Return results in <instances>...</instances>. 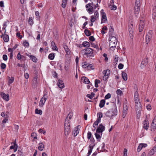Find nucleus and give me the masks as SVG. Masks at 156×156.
Segmentation results:
<instances>
[{
	"instance_id": "obj_41",
	"label": "nucleus",
	"mask_w": 156,
	"mask_h": 156,
	"mask_svg": "<svg viewBox=\"0 0 156 156\" xmlns=\"http://www.w3.org/2000/svg\"><path fill=\"white\" fill-rule=\"evenodd\" d=\"M94 93L93 92H92L90 94H88L87 95V97L89 98L90 99H92L93 97L94 96Z\"/></svg>"
},
{
	"instance_id": "obj_37",
	"label": "nucleus",
	"mask_w": 156,
	"mask_h": 156,
	"mask_svg": "<svg viewBox=\"0 0 156 156\" xmlns=\"http://www.w3.org/2000/svg\"><path fill=\"white\" fill-rule=\"evenodd\" d=\"M55 56V54L53 53H51L49 55L48 58L50 59L53 60L54 59Z\"/></svg>"
},
{
	"instance_id": "obj_15",
	"label": "nucleus",
	"mask_w": 156,
	"mask_h": 156,
	"mask_svg": "<svg viewBox=\"0 0 156 156\" xmlns=\"http://www.w3.org/2000/svg\"><path fill=\"white\" fill-rule=\"evenodd\" d=\"M1 96L2 98L6 101H8L9 99V94H5L3 92L1 93Z\"/></svg>"
},
{
	"instance_id": "obj_17",
	"label": "nucleus",
	"mask_w": 156,
	"mask_h": 156,
	"mask_svg": "<svg viewBox=\"0 0 156 156\" xmlns=\"http://www.w3.org/2000/svg\"><path fill=\"white\" fill-rule=\"evenodd\" d=\"M57 85L60 88H63L65 87L63 81L59 79L57 83Z\"/></svg>"
},
{
	"instance_id": "obj_12",
	"label": "nucleus",
	"mask_w": 156,
	"mask_h": 156,
	"mask_svg": "<svg viewBox=\"0 0 156 156\" xmlns=\"http://www.w3.org/2000/svg\"><path fill=\"white\" fill-rule=\"evenodd\" d=\"M144 20L140 19L139 27V30L140 32L143 31L144 27Z\"/></svg>"
},
{
	"instance_id": "obj_28",
	"label": "nucleus",
	"mask_w": 156,
	"mask_h": 156,
	"mask_svg": "<svg viewBox=\"0 0 156 156\" xmlns=\"http://www.w3.org/2000/svg\"><path fill=\"white\" fill-rule=\"evenodd\" d=\"M122 75L123 79L125 81L127 79V76L126 73L125 72H122Z\"/></svg>"
},
{
	"instance_id": "obj_60",
	"label": "nucleus",
	"mask_w": 156,
	"mask_h": 156,
	"mask_svg": "<svg viewBox=\"0 0 156 156\" xmlns=\"http://www.w3.org/2000/svg\"><path fill=\"white\" fill-rule=\"evenodd\" d=\"M146 108L148 110L150 111L151 109V107L150 105H148L147 106Z\"/></svg>"
},
{
	"instance_id": "obj_8",
	"label": "nucleus",
	"mask_w": 156,
	"mask_h": 156,
	"mask_svg": "<svg viewBox=\"0 0 156 156\" xmlns=\"http://www.w3.org/2000/svg\"><path fill=\"white\" fill-rule=\"evenodd\" d=\"M82 66L83 68L87 70L93 69V65L87 62L83 63Z\"/></svg>"
},
{
	"instance_id": "obj_35",
	"label": "nucleus",
	"mask_w": 156,
	"mask_h": 156,
	"mask_svg": "<svg viewBox=\"0 0 156 156\" xmlns=\"http://www.w3.org/2000/svg\"><path fill=\"white\" fill-rule=\"evenodd\" d=\"M98 133H97V132L95 134L97 140L98 141H100V139L101 138V135H100V134H98Z\"/></svg>"
},
{
	"instance_id": "obj_7",
	"label": "nucleus",
	"mask_w": 156,
	"mask_h": 156,
	"mask_svg": "<svg viewBox=\"0 0 156 156\" xmlns=\"http://www.w3.org/2000/svg\"><path fill=\"white\" fill-rule=\"evenodd\" d=\"M47 98L48 96H47L46 93H45L39 102V106L40 107H42L44 105L45 101L47 99Z\"/></svg>"
},
{
	"instance_id": "obj_26",
	"label": "nucleus",
	"mask_w": 156,
	"mask_h": 156,
	"mask_svg": "<svg viewBox=\"0 0 156 156\" xmlns=\"http://www.w3.org/2000/svg\"><path fill=\"white\" fill-rule=\"evenodd\" d=\"M38 149L40 151H42L44 148V145L42 143H40L38 144Z\"/></svg>"
},
{
	"instance_id": "obj_56",
	"label": "nucleus",
	"mask_w": 156,
	"mask_h": 156,
	"mask_svg": "<svg viewBox=\"0 0 156 156\" xmlns=\"http://www.w3.org/2000/svg\"><path fill=\"white\" fill-rule=\"evenodd\" d=\"M111 97V95L109 93H108L105 96V99H108L110 98Z\"/></svg>"
},
{
	"instance_id": "obj_30",
	"label": "nucleus",
	"mask_w": 156,
	"mask_h": 156,
	"mask_svg": "<svg viewBox=\"0 0 156 156\" xmlns=\"http://www.w3.org/2000/svg\"><path fill=\"white\" fill-rule=\"evenodd\" d=\"M105 103V101L104 99L101 100L100 102L99 106L100 108L103 107Z\"/></svg>"
},
{
	"instance_id": "obj_42",
	"label": "nucleus",
	"mask_w": 156,
	"mask_h": 156,
	"mask_svg": "<svg viewBox=\"0 0 156 156\" xmlns=\"http://www.w3.org/2000/svg\"><path fill=\"white\" fill-rule=\"evenodd\" d=\"M109 7L111 8V9L112 10H115L117 9V7L115 5L113 4L111 5V4L109 6Z\"/></svg>"
},
{
	"instance_id": "obj_5",
	"label": "nucleus",
	"mask_w": 156,
	"mask_h": 156,
	"mask_svg": "<svg viewBox=\"0 0 156 156\" xmlns=\"http://www.w3.org/2000/svg\"><path fill=\"white\" fill-rule=\"evenodd\" d=\"M93 2H91V3H89L87 4L85 6L87 11L90 14H91L93 13V8L92 5H93Z\"/></svg>"
},
{
	"instance_id": "obj_11",
	"label": "nucleus",
	"mask_w": 156,
	"mask_h": 156,
	"mask_svg": "<svg viewBox=\"0 0 156 156\" xmlns=\"http://www.w3.org/2000/svg\"><path fill=\"white\" fill-rule=\"evenodd\" d=\"M128 108V107L126 104L124 105L122 111V116L123 118H124L126 117L127 113Z\"/></svg>"
},
{
	"instance_id": "obj_50",
	"label": "nucleus",
	"mask_w": 156,
	"mask_h": 156,
	"mask_svg": "<svg viewBox=\"0 0 156 156\" xmlns=\"http://www.w3.org/2000/svg\"><path fill=\"white\" fill-rule=\"evenodd\" d=\"M28 22L30 24L32 25L33 23V20L31 17H30L29 18Z\"/></svg>"
},
{
	"instance_id": "obj_54",
	"label": "nucleus",
	"mask_w": 156,
	"mask_h": 156,
	"mask_svg": "<svg viewBox=\"0 0 156 156\" xmlns=\"http://www.w3.org/2000/svg\"><path fill=\"white\" fill-rule=\"evenodd\" d=\"M91 132L89 131L87 134V138L89 140L91 137Z\"/></svg>"
},
{
	"instance_id": "obj_9",
	"label": "nucleus",
	"mask_w": 156,
	"mask_h": 156,
	"mask_svg": "<svg viewBox=\"0 0 156 156\" xmlns=\"http://www.w3.org/2000/svg\"><path fill=\"white\" fill-rule=\"evenodd\" d=\"M103 73L104 75L103 77V80L104 81H106L110 74V71L109 69L105 70L103 71Z\"/></svg>"
},
{
	"instance_id": "obj_36",
	"label": "nucleus",
	"mask_w": 156,
	"mask_h": 156,
	"mask_svg": "<svg viewBox=\"0 0 156 156\" xmlns=\"http://www.w3.org/2000/svg\"><path fill=\"white\" fill-rule=\"evenodd\" d=\"M93 146H92L91 145L89 146L90 149L88 150V152L87 153V156H89L90 154L92 152V150L93 148Z\"/></svg>"
},
{
	"instance_id": "obj_1",
	"label": "nucleus",
	"mask_w": 156,
	"mask_h": 156,
	"mask_svg": "<svg viewBox=\"0 0 156 156\" xmlns=\"http://www.w3.org/2000/svg\"><path fill=\"white\" fill-rule=\"evenodd\" d=\"M73 115L72 112H70L66 117L65 122V134L66 137H67L70 132V124L69 119H70Z\"/></svg>"
},
{
	"instance_id": "obj_16",
	"label": "nucleus",
	"mask_w": 156,
	"mask_h": 156,
	"mask_svg": "<svg viewBox=\"0 0 156 156\" xmlns=\"http://www.w3.org/2000/svg\"><path fill=\"white\" fill-rule=\"evenodd\" d=\"M139 94L137 91H136L134 94V101L135 104L140 102L139 98L138 97Z\"/></svg>"
},
{
	"instance_id": "obj_63",
	"label": "nucleus",
	"mask_w": 156,
	"mask_h": 156,
	"mask_svg": "<svg viewBox=\"0 0 156 156\" xmlns=\"http://www.w3.org/2000/svg\"><path fill=\"white\" fill-rule=\"evenodd\" d=\"M3 59L5 61H6L7 59V56L6 55H3Z\"/></svg>"
},
{
	"instance_id": "obj_6",
	"label": "nucleus",
	"mask_w": 156,
	"mask_h": 156,
	"mask_svg": "<svg viewBox=\"0 0 156 156\" xmlns=\"http://www.w3.org/2000/svg\"><path fill=\"white\" fill-rule=\"evenodd\" d=\"M85 52L84 54L87 57H94L92 49L90 48H85L84 50Z\"/></svg>"
},
{
	"instance_id": "obj_58",
	"label": "nucleus",
	"mask_w": 156,
	"mask_h": 156,
	"mask_svg": "<svg viewBox=\"0 0 156 156\" xmlns=\"http://www.w3.org/2000/svg\"><path fill=\"white\" fill-rule=\"evenodd\" d=\"M23 45L25 47H28L29 46V43L27 42H24L23 43Z\"/></svg>"
},
{
	"instance_id": "obj_22",
	"label": "nucleus",
	"mask_w": 156,
	"mask_h": 156,
	"mask_svg": "<svg viewBox=\"0 0 156 156\" xmlns=\"http://www.w3.org/2000/svg\"><path fill=\"white\" fill-rule=\"evenodd\" d=\"M63 46L66 54L68 55L70 54L71 51L68 46L65 44H63Z\"/></svg>"
},
{
	"instance_id": "obj_51",
	"label": "nucleus",
	"mask_w": 156,
	"mask_h": 156,
	"mask_svg": "<svg viewBox=\"0 0 156 156\" xmlns=\"http://www.w3.org/2000/svg\"><path fill=\"white\" fill-rule=\"evenodd\" d=\"M8 116L7 115H6V117H5V119L2 121V122L3 123H6L8 120Z\"/></svg>"
},
{
	"instance_id": "obj_23",
	"label": "nucleus",
	"mask_w": 156,
	"mask_h": 156,
	"mask_svg": "<svg viewBox=\"0 0 156 156\" xmlns=\"http://www.w3.org/2000/svg\"><path fill=\"white\" fill-rule=\"evenodd\" d=\"M107 19L106 14L105 12H103L102 14L101 21V23H105L107 20Z\"/></svg>"
},
{
	"instance_id": "obj_34",
	"label": "nucleus",
	"mask_w": 156,
	"mask_h": 156,
	"mask_svg": "<svg viewBox=\"0 0 156 156\" xmlns=\"http://www.w3.org/2000/svg\"><path fill=\"white\" fill-rule=\"evenodd\" d=\"M106 115L107 116L111 117L114 115H113L112 111L110 110L108 111L106 113Z\"/></svg>"
},
{
	"instance_id": "obj_55",
	"label": "nucleus",
	"mask_w": 156,
	"mask_h": 156,
	"mask_svg": "<svg viewBox=\"0 0 156 156\" xmlns=\"http://www.w3.org/2000/svg\"><path fill=\"white\" fill-rule=\"evenodd\" d=\"M116 93L118 95H121L122 94V91L119 89L117 90Z\"/></svg>"
},
{
	"instance_id": "obj_46",
	"label": "nucleus",
	"mask_w": 156,
	"mask_h": 156,
	"mask_svg": "<svg viewBox=\"0 0 156 156\" xmlns=\"http://www.w3.org/2000/svg\"><path fill=\"white\" fill-rule=\"evenodd\" d=\"M34 62H37V59L36 57L32 55L31 57L30 58Z\"/></svg>"
},
{
	"instance_id": "obj_21",
	"label": "nucleus",
	"mask_w": 156,
	"mask_h": 156,
	"mask_svg": "<svg viewBox=\"0 0 156 156\" xmlns=\"http://www.w3.org/2000/svg\"><path fill=\"white\" fill-rule=\"evenodd\" d=\"M147 146L146 144H140L137 148V151L140 152L143 148H145Z\"/></svg>"
},
{
	"instance_id": "obj_61",
	"label": "nucleus",
	"mask_w": 156,
	"mask_h": 156,
	"mask_svg": "<svg viewBox=\"0 0 156 156\" xmlns=\"http://www.w3.org/2000/svg\"><path fill=\"white\" fill-rule=\"evenodd\" d=\"M127 150L125 148L124 149V151L123 156H127Z\"/></svg>"
},
{
	"instance_id": "obj_47",
	"label": "nucleus",
	"mask_w": 156,
	"mask_h": 156,
	"mask_svg": "<svg viewBox=\"0 0 156 156\" xmlns=\"http://www.w3.org/2000/svg\"><path fill=\"white\" fill-rule=\"evenodd\" d=\"M31 136L32 137H33L35 139H37V134L35 133H32L31 134Z\"/></svg>"
},
{
	"instance_id": "obj_49",
	"label": "nucleus",
	"mask_w": 156,
	"mask_h": 156,
	"mask_svg": "<svg viewBox=\"0 0 156 156\" xmlns=\"http://www.w3.org/2000/svg\"><path fill=\"white\" fill-rule=\"evenodd\" d=\"M114 29L113 27L112 26H110V28L109 29V33L110 34H112L114 31Z\"/></svg>"
},
{
	"instance_id": "obj_45",
	"label": "nucleus",
	"mask_w": 156,
	"mask_h": 156,
	"mask_svg": "<svg viewBox=\"0 0 156 156\" xmlns=\"http://www.w3.org/2000/svg\"><path fill=\"white\" fill-rule=\"evenodd\" d=\"M156 125L151 123V130L154 131L156 129Z\"/></svg>"
},
{
	"instance_id": "obj_19",
	"label": "nucleus",
	"mask_w": 156,
	"mask_h": 156,
	"mask_svg": "<svg viewBox=\"0 0 156 156\" xmlns=\"http://www.w3.org/2000/svg\"><path fill=\"white\" fill-rule=\"evenodd\" d=\"M133 24H131L129 26L128 30L130 37L131 38L133 36Z\"/></svg>"
},
{
	"instance_id": "obj_39",
	"label": "nucleus",
	"mask_w": 156,
	"mask_h": 156,
	"mask_svg": "<svg viewBox=\"0 0 156 156\" xmlns=\"http://www.w3.org/2000/svg\"><path fill=\"white\" fill-rule=\"evenodd\" d=\"M91 47L96 48L98 51V46L97 44L93 42L91 43Z\"/></svg>"
},
{
	"instance_id": "obj_20",
	"label": "nucleus",
	"mask_w": 156,
	"mask_h": 156,
	"mask_svg": "<svg viewBox=\"0 0 156 156\" xmlns=\"http://www.w3.org/2000/svg\"><path fill=\"white\" fill-rule=\"evenodd\" d=\"M80 127V126H78L76 127H75L73 131V135L74 136L77 135L79 133V128Z\"/></svg>"
},
{
	"instance_id": "obj_18",
	"label": "nucleus",
	"mask_w": 156,
	"mask_h": 156,
	"mask_svg": "<svg viewBox=\"0 0 156 156\" xmlns=\"http://www.w3.org/2000/svg\"><path fill=\"white\" fill-rule=\"evenodd\" d=\"M113 108L112 110H111L112 113L113 115L116 116L117 114V110L116 105L115 104H113Z\"/></svg>"
},
{
	"instance_id": "obj_32",
	"label": "nucleus",
	"mask_w": 156,
	"mask_h": 156,
	"mask_svg": "<svg viewBox=\"0 0 156 156\" xmlns=\"http://www.w3.org/2000/svg\"><path fill=\"white\" fill-rule=\"evenodd\" d=\"M156 152L153 149H151L149 151L147 156H152Z\"/></svg>"
},
{
	"instance_id": "obj_62",
	"label": "nucleus",
	"mask_w": 156,
	"mask_h": 156,
	"mask_svg": "<svg viewBox=\"0 0 156 156\" xmlns=\"http://www.w3.org/2000/svg\"><path fill=\"white\" fill-rule=\"evenodd\" d=\"M102 113L101 112H99L98 114V118L101 119L102 117Z\"/></svg>"
},
{
	"instance_id": "obj_3",
	"label": "nucleus",
	"mask_w": 156,
	"mask_h": 156,
	"mask_svg": "<svg viewBox=\"0 0 156 156\" xmlns=\"http://www.w3.org/2000/svg\"><path fill=\"white\" fill-rule=\"evenodd\" d=\"M140 0H136L134 7V14L136 16L140 12Z\"/></svg>"
},
{
	"instance_id": "obj_13",
	"label": "nucleus",
	"mask_w": 156,
	"mask_h": 156,
	"mask_svg": "<svg viewBox=\"0 0 156 156\" xmlns=\"http://www.w3.org/2000/svg\"><path fill=\"white\" fill-rule=\"evenodd\" d=\"M105 127L102 124L99 125L97 129L96 132L97 133H101V135H102V133L105 130Z\"/></svg>"
},
{
	"instance_id": "obj_10",
	"label": "nucleus",
	"mask_w": 156,
	"mask_h": 156,
	"mask_svg": "<svg viewBox=\"0 0 156 156\" xmlns=\"http://www.w3.org/2000/svg\"><path fill=\"white\" fill-rule=\"evenodd\" d=\"M152 31H150L147 34L146 37V42L147 44L150 41L152 37Z\"/></svg>"
},
{
	"instance_id": "obj_52",
	"label": "nucleus",
	"mask_w": 156,
	"mask_h": 156,
	"mask_svg": "<svg viewBox=\"0 0 156 156\" xmlns=\"http://www.w3.org/2000/svg\"><path fill=\"white\" fill-rule=\"evenodd\" d=\"M35 14L36 16V18L37 19H39L40 18V16H39V13L38 11H36L35 12Z\"/></svg>"
},
{
	"instance_id": "obj_48",
	"label": "nucleus",
	"mask_w": 156,
	"mask_h": 156,
	"mask_svg": "<svg viewBox=\"0 0 156 156\" xmlns=\"http://www.w3.org/2000/svg\"><path fill=\"white\" fill-rule=\"evenodd\" d=\"M108 29L106 27H104L102 28V30H101V32L102 34H104L105 33V30H107Z\"/></svg>"
},
{
	"instance_id": "obj_29",
	"label": "nucleus",
	"mask_w": 156,
	"mask_h": 156,
	"mask_svg": "<svg viewBox=\"0 0 156 156\" xmlns=\"http://www.w3.org/2000/svg\"><path fill=\"white\" fill-rule=\"evenodd\" d=\"M3 39L5 42H8L9 40V38L8 35L4 34L3 36Z\"/></svg>"
},
{
	"instance_id": "obj_64",
	"label": "nucleus",
	"mask_w": 156,
	"mask_h": 156,
	"mask_svg": "<svg viewBox=\"0 0 156 156\" xmlns=\"http://www.w3.org/2000/svg\"><path fill=\"white\" fill-rule=\"evenodd\" d=\"M152 123L156 125V116H155L152 122Z\"/></svg>"
},
{
	"instance_id": "obj_57",
	"label": "nucleus",
	"mask_w": 156,
	"mask_h": 156,
	"mask_svg": "<svg viewBox=\"0 0 156 156\" xmlns=\"http://www.w3.org/2000/svg\"><path fill=\"white\" fill-rule=\"evenodd\" d=\"M13 146L14 147L15 150L14 151V152H15L17 151V148H18L17 144L16 143V142H15L14 143V144Z\"/></svg>"
},
{
	"instance_id": "obj_43",
	"label": "nucleus",
	"mask_w": 156,
	"mask_h": 156,
	"mask_svg": "<svg viewBox=\"0 0 156 156\" xmlns=\"http://www.w3.org/2000/svg\"><path fill=\"white\" fill-rule=\"evenodd\" d=\"M84 33L87 36H89L91 35V33L88 30L86 29L84 30Z\"/></svg>"
},
{
	"instance_id": "obj_59",
	"label": "nucleus",
	"mask_w": 156,
	"mask_h": 156,
	"mask_svg": "<svg viewBox=\"0 0 156 156\" xmlns=\"http://www.w3.org/2000/svg\"><path fill=\"white\" fill-rule=\"evenodd\" d=\"M118 67L119 69H122L123 67V65L122 63H120Z\"/></svg>"
},
{
	"instance_id": "obj_33",
	"label": "nucleus",
	"mask_w": 156,
	"mask_h": 156,
	"mask_svg": "<svg viewBox=\"0 0 156 156\" xmlns=\"http://www.w3.org/2000/svg\"><path fill=\"white\" fill-rule=\"evenodd\" d=\"M24 57V56L20 55V52H19L17 55V58L18 60L23 59Z\"/></svg>"
},
{
	"instance_id": "obj_25",
	"label": "nucleus",
	"mask_w": 156,
	"mask_h": 156,
	"mask_svg": "<svg viewBox=\"0 0 156 156\" xmlns=\"http://www.w3.org/2000/svg\"><path fill=\"white\" fill-rule=\"evenodd\" d=\"M135 106L136 110H138L139 111L141 110V105L140 102H138V103H136Z\"/></svg>"
},
{
	"instance_id": "obj_38",
	"label": "nucleus",
	"mask_w": 156,
	"mask_h": 156,
	"mask_svg": "<svg viewBox=\"0 0 156 156\" xmlns=\"http://www.w3.org/2000/svg\"><path fill=\"white\" fill-rule=\"evenodd\" d=\"M9 79L8 81V84L10 85L13 82L14 79L13 77H11V78L9 77Z\"/></svg>"
},
{
	"instance_id": "obj_27",
	"label": "nucleus",
	"mask_w": 156,
	"mask_h": 156,
	"mask_svg": "<svg viewBox=\"0 0 156 156\" xmlns=\"http://www.w3.org/2000/svg\"><path fill=\"white\" fill-rule=\"evenodd\" d=\"M82 80H83V83L86 84H89L90 83L89 80L85 76H83L81 78Z\"/></svg>"
},
{
	"instance_id": "obj_4",
	"label": "nucleus",
	"mask_w": 156,
	"mask_h": 156,
	"mask_svg": "<svg viewBox=\"0 0 156 156\" xmlns=\"http://www.w3.org/2000/svg\"><path fill=\"white\" fill-rule=\"evenodd\" d=\"M98 9L99 8H98V9L94 12V15L91 16L90 21L92 23H93L98 19L99 14L98 11Z\"/></svg>"
},
{
	"instance_id": "obj_44",
	"label": "nucleus",
	"mask_w": 156,
	"mask_h": 156,
	"mask_svg": "<svg viewBox=\"0 0 156 156\" xmlns=\"http://www.w3.org/2000/svg\"><path fill=\"white\" fill-rule=\"evenodd\" d=\"M35 113L37 114L41 115L42 114V112L41 110L36 109L35 110Z\"/></svg>"
},
{
	"instance_id": "obj_24",
	"label": "nucleus",
	"mask_w": 156,
	"mask_h": 156,
	"mask_svg": "<svg viewBox=\"0 0 156 156\" xmlns=\"http://www.w3.org/2000/svg\"><path fill=\"white\" fill-rule=\"evenodd\" d=\"M149 127V122L148 120H145L143 122V128L147 130Z\"/></svg>"
},
{
	"instance_id": "obj_14",
	"label": "nucleus",
	"mask_w": 156,
	"mask_h": 156,
	"mask_svg": "<svg viewBox=\"0 0 156 156\" xmlns=\"http://www.w3.org/2000/svg\"><path fill=\"white\" fill-rule=\"evenodd\" d=\"M105 127L102 124L99 125L97 129L96 132L97 133H101V135H102V133L105 130Z\"/></svg>"
},
{
	"instance_id": "obj_2",
	"label": "nucleus",
	"mask_w": 156,
	"mask_h": 156,
	"mask_svg": "<svg viewBox=\"0 0 156 156\" xmlns=\"http://www.w3.org/2000/svg\"><path fill=\"white\" fill-rule=\"evenodd\" d=\"M109 46L111 48L114 49L116 47L117 39L115 37L112 36L110 37Z\"/></svg>"
},
{
	"instance_id": "obj_53",
	"label": "nucleus",
	"mask_w": 156,
	"mask_h": 156,
	"mask_svg": "<svg viewBox=\"0 0 156 156\" xmlns=\"http://www.w3.org/2000/svg\"><path fill=\"white\" fill-rule=\"evenodd\" d=\"M6 67V65L5 64H4V63H2L1 64V68L2 69H5V68Z\"/></svg>"
},
{
	"instance_id": "obj_40",
	"label": "nucleus",
	"mask_w": 156,
	"mask_h": 156,
	"mask_svg": "<svg viewBox=\"0 0 156 156\" xmlns=\"http://www.w3.org/2000/svg\"><path fill=\"white\" fill-rule=\"evenodd\" d=\"M82 45L84 47H89L90 46V45L89 43L88 42H87V41L83 42L82 43Z\"/></svg>"
},
{
	"instance_id": "obj_31",
	"label": "nucleus",
	"mask_w": 156,
	"mask_h": 156,
	"mask_svg": "<svg viewBox=\"0 0 156 156\" xmlns=\"http://www.w3.org/2000/svg\"><path fill=\"white\" fill-rule=\"evenodd\" d=\"M51 45L52 46V48L53 49L56 51L58 50V48L55 45V43L53 41H52L51 42Z\"/></svg>"
}]
</instances>
